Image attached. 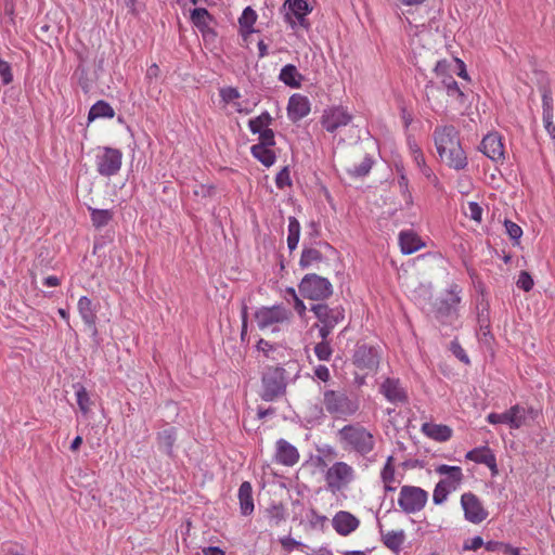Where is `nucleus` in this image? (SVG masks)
Returning <instances> with one entry per match:
<instances>
[{"mask_svg": "<svg viewBox=\"0 0 555 555\" xmlns=\"http://www.w3.org/2000/svg\"><path fill=\"white\" fill-rule=\"evenodd\" d=\"M275 184L276 188L280 190H283L286 186L292 185V179L289 176V169L288 167H283L275 177Z\"/></svg>", "mask_w": 555, "mask_h": 555, "instance_id": "09e8293b", "label": "nucleus"}, {"mask_svg": "<svg viewBox=\"0 0 555 555\" xmlns=\"http://www.w3.org/2000/svg\"><path fill=\"white\" fill-rule=\"evenodd\" d=\"M322 259L323 257L320 250L312 247H305L301 253L299 266L306 269L315 262H320Z\"/></svg>", "mask_w": 555, "mask_h": 555, "instance_id": "ea45409f", "label": "nucleus"}, {"mask_svg": "<svg viewBox=\"0 0 555 555\" xmlns=\"http://www.w3.org/2000/svg\"><path fill=\"white\" fill-rule=\"evenodd\" d=\"M398 240L404 255H411L425 246L422 238L412 230L401 231Z\"/></svg>", "mask_w": 555, "mask_h": 555, "instance_id": "4be33fe9", "label": "nucleus"}, {"mask_svg": "<svg viewBox=\"0 0 555 555\" xmlns=\"http://www.w3.org/2000/svg\"><path fill=\"white\" fill-rule=\"evenodd\" d=\"M542 107H543V119L554 118V100L552 91L548 87L542 88Z\"/></svg>", "mask_w": 555, "mask_h": 555, "instance_id": "37998d69", "label": "nucleus"}, {"mask_svg": "<svg viewBox=\"0 0 555 555\" xmlns=\"http://www.w3.org/2000/svg\"><path fill=\"white\" fill-rule=\"evenodd\" d=\"M469 218L475 221H480L482 217V208L476 202L468 203Z\"/></svg>", "mask_w": 555, "mask_h": 555, "instance_id": "0e129e2a", "label": "nucleus"}, {"mask_svg": "<svg viewBox=\"0 0 555 555\" xmlns=\"http://www.w3.org/2000/svg\"><path fill=\"white\" fill-rule=\"evenodd\" d=\"M211 20V15L205 8H196L191 11L192 23L201 29L207 27Z\"/></svg>", "mask_w": 555, "mask_h": 555, "instance_id": "c03bdc74", "label": "nucleus"}, {"mask_svg": "<svg viewBox=\"0 0 555 555\" xmlns=\"http://www.w3.org/2000/svg\"><path fill=\"white\" fill-rule=\"evenodd\" d=\"M461 288L456 284L450 285L447 294L436 300L434 312L437 319H444L453 315L461 301Z\"/></svg>", "mask_w": 555, "mask_h": 555, "instance_id": "ddd939ff", "label": "nucleus"}, {"mask_svg": "<svg viewBox=\"0 0 555 555\" xmlns=\"http://www.w3.org/2000/svg\"><path fill=\"white\" fill-rule=\"evenodd\" d=\"M286 294H293L294 309L300 317H302L307 309L304 301L297 296L294 288H287Z\"/></svg>", "mask_w": 555, "mask_h": 555, "instance_id": "bf43d9fd", "label": "nucleus"}, {"mask_svg": "<svg viewBox=\"0 0 555 555\" xmlns=\"http://www.w3.org/2000/svg\"><path fill=\"white\" fill-rule=\"evenodd\" d=\"M115 115L114 108L105 101L95 102L88 114V119L90 121L98 118H113Z\"/></svg>", "mask_w": 555, "mask_h": 555, "instance_id": "473e14b6", "label": "nucleus"}, {"mask_svg": "<svg viewBox=\"0 0 555 555\" xmlns=\"http://www.w3.org/2000/svg\"><path fill=\"white\" fill-rule=\"evenodd\" d=\"M428 501V493L420 487L402 486L398 496V505L405 514L421 512Z\"/></svg>", "mask_w": 555, "mask_h": 555, "instance_id": "1a4fd4ad", "label": "nucleus"}, {"mask_svg": "<svg viewBox=\"0 0 555 555\" xmlns=\"http://www.w3.org/2000/svg\"><path fill=\"white\" fill-rule=\"evenodd\" d=\"M325 409L324 406H319L318 404H314L309 408V417L313 421H317L319 423H322L325 420Z\"/></svg>", "mask_w": 555, "mask_h": 555, "instance_id": "052dcab7", "label": "nucleus"}, {"mask_svg": "<svg viewBox=\"0 0 555 555\" xmlns=\"http://www.w3.org/2000/svg\"><path fill=\"white\" fill-rule=\"evenodd\" d=\"M122 153L113 147H100L95 155V166L99 175L112 177L118 173L121 168Z\"/></svg>", "mask_w": 555, "mask_h": 555, "instance_id": "9d476101", "label": "nucleus"}, {"mask_svg": "<svg viewBox=\"0 0 555 555\" xmlns=\"http://www.w3.org/2000/svg\"><path fill=\"white\" fill-rule=\"evenodd\" d=\"M93 227L101 229L109 223L114 217L113 210L109 209H98L93 207L88 208Z\"/></svg>", "mask_w": 555, "mask_h": 555, "instance_id": "72a5a7b5", "label": "nucleus"}, {"mask_svg": "<svg viewBox=\"0 0 555 555\" xmlns=\"http://www.w3.org/2000/svg\"><path fill=\"white\" fill-rule=\"evenodd\" d=\"M465 457L469 461H473L478 464H485L489 467L492 475L498 474V465H496V459L495 454L492 452V450L485 446L475 448L470 451H468L465 455Z\"/></svg>", "mask_w": 555, "mask_h": 555, "instance_id": "412c9836", "label": "nucleus"}, {"mask_svg": "<svg viewBox=\"0 0 555 555\" xmlns=\"http://www.w3.org/2000/svg\"><path fill=\"white\" fill-rule=\"evenodd\" d=\"M409 147H410L411 155H412L413 160L416 164V166L417 167L424 166L425 157H424V154H423L422 150L420 149V146L416 143H412L411 141H409Z\"/></svg>", "mask_w": 555, "mask_h": 555, "instance_id": "5fc2aeb1", "label": "nucleus"}, {"mask_svg": "<svg viewBox=\"0 0 555 555\" xmlns=\"http://www.w3.org/2000/svg\"><path fill=\"white\" fill-rule=\"evenodd\" d=\"M254 317L261 332L274 334L291 324L293 312L283 305L261 306L255 311Z\"/></svg>", "mask_w": 555, "mask_h": 555, "instance_id": "7ed1b4c3", "label": "nucleus"}, {"mask_svg": "<svg viewBox=\"0 0 555 555\" xmlns=\"http://www.w3.org/2000/svg\"><path fill=\"white\" fill-rule=\"evenodd\" d=\"M518 288L529 292L533 287V280L531 275L527 271H521L519 273L518 280L516 282Z\"/></svg>", "mask_w": 555, "mask_h": 555, "instance_id": "8fccbe9b", "label": "nucleus"}, {"mask_svg": "<svg viewBox=\"0 0 555 555\" xmlns=\"http://www.w3.org/2000/svg\"><path fill=\"white\" fill-rule=\"evenodd\" d=\"M314 375L322 382H327L331 377L330 370L322 364L314 367Z\"/></svg>", "mask_w": 555, "mask_h": 555, "instance_id": "69168bd1", "label": "nucleus"}, {"mask_svg": "<svg viewBox=\"0 0 555 555\" xmlns=\"http://www.w3.org/2000/svg\"><path fill=\"white\" fill-rule=\"evenodd\" d=\"M337 438L345 451L361 456L370 454L376 444L375 437L371 430L359 423L348 424L337 431Z\"/></svg>", "mask_w": 555, "mask_h": 555, "instance_id": "f03ea898", "label": "nucleus"}, {"mask_svg": "<svg viewBox=\"0 0 555 555\" xmlns=\"http://www.w3.org/2000/svg\"><path fill=\"white\" fill-rule=\"evenodd\" d=\"M480 151L491 160L502 163L505 158L504 144L499 133H488L480 143Z\"/></svg>", "mask_w": 555, "mask_h": 555, "instance_id": "dca6fc26", "label": "nucleus"}, {"mask_svg": "<svg viewBox=\"0 0 555 555\" xmlns=\"http://www.w3.org/2000/svg\"><path fill=\"white\" fill-rule=\"evenodd\" d=\"M259 135V142L257 143L258 145H263V146H274L275 145V139H274V132L272 129L268 128V129H264L263 131L259 132L258 133Z\"/></svg>", "mask_w": 555, "mask_h": 555, "instance_id": "603ef678", "label": "nucleus"}, {"mask_svg": "<svg viewBox=\"0 0 555 555\" xmlns=\"http://www.w3.org/2000/svg\"><path fill=\"white\" fill-rule=\"evenodd\" d=\"M421 431L428 438L438 441L446 442L452 437V428L443 424L424 423Z\"/></svg>", "mask_w": 555, "mask_h": 555, "instance_id": "b1692460", "label": "nucleus"}, {"mask_svg": "<svg viewBox=\"0 0 555 555\" xmlns=\"http://www.w3.org/2000/svg\"><path fill=\"white\" fill-rule=\"evenodd\" d=\"M485 542L481 537L476 535L472 538L470 540H467L463 544L464 551H476L479 547L483 546Z\"/></svg>", "mask_w": 555, "mask_h": 555, "instance_id": "680f3d73", "label": "nucleus"}, {"mask_svg": "<svg viewBox=\"0 0 555 555\" xmlns=\"http://www.w3.org/2000/svg\"><path fill=\"white\" fill-rule=\"evenodd\" d=\"M299 292L305 298L323 300L333 294V286L326 278L311 273L301 280Z\"/></svg>", "mask_w": 555, "mask_h": 555, "instance_id": "0eeeda50", "label": "nucleus"}, {"mask_svg": "<svg viewBox=\"0 0 555 555\" xmlns=\"http://www.w3.org/2000/svg\"><path fill=\"white\" fill-rule=\"evenodd\" d=\"M332 526L339 535L347 537L359 528L360 520L350 512L339 511L334 515Z\"/></svg>", "mask_w": 555, "mask_h": 555, "instance_id": "a211bd4d", "label": "nucleus"}, {"mask_svg": "<svg viewBox=\"0 0 555 555\" xmlns=\"http://www.w3.org/2000/svg\"><path fill=\"white\" fill-rule=\"evenodd\" d=\"M382 541L387 548L398 553L401 551L402 545L405 542V532L402 529L386 532L382 531Z\"/></svg>", "mask_w": 555, "mask_h": 555, "instance_id": "c85d7f7f", "label": "nucleus"}, {"mask_svg": "<svg viewBox=\"0 0 555 555\" xmlns=\"http://www.w3.org/2000/svg\"><path fill=\"white\" fill-rule=\"evenodd\" d=\"M450 350L452 353L463 363L468 364L469 358L465 350L462 348V346L457 341H452L450 345Z\"/></svg>", "mask_w": 555, "mask_h": 555, "instance_id": "13d9d810", "label": "nucleus"}, {"mask_svg": "<svg viewBox=\"0 0 555 555\" xmlns=\"http://www.w3.org/2000/svg\"><path fill=\"white\" fill-rule=\"evenodd\" d=\"M447 94L452 99L457 107L465 106L468 95L459 87V83H452L447 90Z\"/></svg>", "mask_w": 555, "mask_h": 555, "instance_id": "a18cd8bd", "label": "nucleus"}, {"mask_svg": "<svg viewBox=\"0 0 555 555\" xmlns=\"http://www.w3.org/2000/svg\"><path fill=\"white\" fill-rule=\"evenodd\" d=\"M543 122L546 132L551 135L552 139L555 140V125L553 119H543Z\"/></svg>", "mask_w": 555, "mask_h": 555, "instance_id": "338daca9", "label": "nucleus"}, {"mask_svg": "<svg viewBox=\"0 0 555 555\" xmlns=\"http://www.w3.org/2000/svg\"><path fill=\"white\" fill-rule=\"evenodd\" d=\"M279 80L289 88L297 89L301 87L304 76L298 72L295 65L287 64L280 70Z\"/></svg>", "mask_w": 555, "mask_h": 555, "instance_id": "cd10ccee", "label": "nucleus"}, {"mask_svg": "<svg viewBox=\"0 0 555 555\" xmlns=\"http://www.w3.org/2000/svg\"><path fill=\"white\" fill-rule=\"evenodd\" d=\"M518 404L513 405L504 413H490L487 416V421L492 424H507L511 428L518 429L519 428V420L513 417L518 413Z\"/></svg>", "mask_w": 555, "mask_h": 555, "instance_id": "bb28decb", "label": "nucleus"}, {"mask_svg": "<svg viewBox=\"0 0 555 555\" xmlns=\"http://www.w3.org/2000/svg\"><path fill=\"white\" fill-rule=\"evenodd\" d=\"M398 184H399L401 194H402L403 198L405 199V203L408 205H411L412 204V194L409 190V180L404 173L400 175V177L398 179Z\"/></svg>", "mask_w": 555, "mask_h": 555, "instance_id": "3c124183", "label": "nucleus"}, {"mask_svg": "<svg viewBox=\"0 0 555 555\" xmlns=\"http://www.w3.org/2000/svg\"><path fill=\"white\" fill-rule=\"evenodd\" d=\"M454 491L452 488L446 486L444 482H438L433 493V501L435 504L440 505L447 501L448 494Z\"/></svg>", "mask_w": 555, "mask_h": 555, "instance_id": "49530a36", "label": "nucleus"}, {"mask_svg": "<svg viewBox=\"0 0 555 555\" xmlns=\"http://www.w3.org/2000/svg\"><path fill=\"white\" fill-rule=\"evenodd\" d=\"M436 473L446 476L440 482H444L446 486L456 490L463 479L462 468L460 466H449L446 464L439 465L436 468Z\"/></svg>", "mask_w": 555, "mask_h": 555, "instance_id": "393cba45", "label": "nucleus"}, {"mask_svg": "<svg viewBox=\"0 0 555 555\" xmlns=\"http://www.w3.org/2000/svg\"><path fill=\"white\" fill-rule=\"evenodd\" d=\"M272 117L268 112L261 113L259 116L249 119L248 128L251 133L258 134L259 132L268 129L272 122Z\"/></svg>", "mask_w": 555, "mask_h": 555, "instance_id": "4c0bfd02", "label": "nucleus"}, {"mask_svg": "<svg viewBox=\"0 0 555 555\" xmlns=\"http://www.w3.org/2000/svg\"><path fill=\"white\" fill-rule=\"evenodd\" d=\"M77 310L83 323L95 332L96 308L87 296H81L77 302Z\"/></svg>", "mask_w": 555, "mask_h": 555, "instance_id": "5701e85b", "label": "nucleus"}, {"mask_svg": "<svg viewBox=\"0 0 555 555\" xmlns=\"http://www.w3.org/2000/svg\"><path fill=\"white\" fill-rule=\"evenodd\" d=\"M300 223L295 217H288V227H287V247L291 251L295 250L298 246L300 238Z\"/></svg>", "mask_w": 555, "mask_h": 555, "instance_id": "f704fd0d", "label": "nucleus"}, {"mask_svg": "<svg viewBox=\"0 0 555 555\" xmlns=\"http://www.w3.org/2000/svg\"><path fill=\"white\" fill-rule=\"evenodd\" d=\"M238 501L241 514L248 516L254 512L253 487L249 481H244L238 488Z\"/></svg>", "mask_w": 555, "mask_h": 555, "instance_id": "a878e982", "label": "nucleus"}, {"mask_svg": "<svg viewBox=\"0 0 555 555\" xmlns=\"http://www.w3.org/2000/svg\"><path fill=\"white\" fill-rule=\"evenodd\" d=\"M315 344L313 351L319 361H330L333 356V348L328 338H320Z\"/></svg>", "mask_w": 555, "mask_h": 555, "instance_id": "79ce46f5", "label": "nucleus"}, {"mask_svg": "<svg viewBox=\"0 0 555 555\" xmlns=\"http://www.w3.org/2000/svg\"><path fill=\"white\" fill-rule=\"evenodd\" d=\"M284 20L294 29L297 25L307 28L306 16L311 12L307 0H286L283 5Z\"/></svg>", "mask_w": 555, "mask_h": 555, "instance_id": "f8f14e48", "label": "nucleus"}, {"mask_svg": "<svg viewBox=\"0 0 555 555\" xmlns=\"http://www.w3.org/2000/svg\"><path fill=\"white\" fill-rule=\"evenodd\" d=\"M275 462L284 466H294L299 461V452L295 446L285 439H279L275 443Z\"/></svg>", "mask_w": 555, "mask_h": 555, "instance_id": "6ab92c4d", "label": "nucleus"}, {"mask_svg": "<svg viewBox=\"0 0 555 555\" xmlns=\"http://www.w3.org/2000/svg\"><path fill=\"white\" fill-rule=\"evenodd\" d=\"M219 94L224 103H230L241 96L238 90L233 87L221 88Z\"/></svg>", "mask_w": 555, "mask_h": 555, "instance_id": "864d4df0", "label": "nucleus"}, {"mask_svg": "<svg viewBox=\"0 0 555 555\" xmlns=\"http://www.w3.org/2000/svg\"><path fill=\"white\" fill-rule=\"evenodd\" d=\"M433 138L440 158L455 169L462 170L467 166V157L460 143L459 131L452 125L437 126Z\"/></svg>", "mask_w": 555, "mask_h": 555, "instance_id": "f257e3e1", "label": "nucleus"}, {"mask_svg": "<svg viewBox=\"0 0 555 555\" xmlns=\"http://www.w3.org/2000/svg\"><path fill=\"white\" fill-rule=\"evenodd\" d=\"M256 20H257V14H256L255 10H253L250 7L245 8L240 20H238L242 30L245 34L254 33L253 26L256 23Z\"/></svg>", "mask_w": 555, "mask_h": 555, "instance_id": "a19ab883", "label": "nucleus"}, {"mask_svg": "<svg viewBox=\"0 0 555 555\" xmlns=\"http://www.w3.org/2000/svg\"><path fill=\"white\" fill-rule=\"evenodd\" d=\"M177 439V433L173 427L163 429L157 435L158 449L171 456L173 453V444Z\"/></svg>", "mask_w": 555, "mask_h": 555, "instance_id": "c756f323", "label": "nucleus"}, {"mask_svg": "<svg viewBox=\"0 0 555 555\" xmlns=\"http://www.w3.org/2000/svg\"><path fill=\"white\" fill-rule=\"evenodd\" d=\"M73 387L75 389L76 400L79 410L81 411L82 414L87 415L90 411L91 405L89 393L85 386H82L80 383L74 384Z\"/></svg>", "mask_w": 555, "mask_h": 555, "instance_id": "58836bf2", "label": "nucleus"}, {"mask_svg": "<svg viewBox=\"0 0 555 555\" xmlns=\"http://www.w3.org/2000/svg\"><path fill=\"white\" fill-rule=\"evenodd\" d=\"M268 516L270 522L278 526L280 522L285 520L286 514L282 505H272L270 508H268Z\"/></svg>", "mask_w": 555, "mask_h": 555, "instance_id": "de8ad7c7", "label": "nucleus"}, {"mask_svg": "<svg viewBox=\"0 0 555 555\" xmlns=\"http://www.w3.org/2000/svg\"><path fill=\"white\" fill-rule=\"evenodd\" d=\"M461 504L464 509L465 519L473 524H480L488 516L479 499L470 492L462 494Z\"/></svg>", "mask_w": 555, "mask_h": 555, "instance_id": "4468645a", "label": "nucleus"}, {"mask_svg": "<svg viewBox=\"0 0 555 555\" xmlns=\"http://www.w3.org/2000/svg\"><path fill=\"white\" fill-rule=\"evenodd\" d=\"M353 363L360 370H375L379 363L377 349L367 345L358 346L353 354Z\"/></svg>", "mask_w": 555, "mask_h": 555, "instance_id": "f3484780", "label": "nucleus"}, {"mask_svg": "<svg viewBox=\"0 0 555 555\" xmlns=\"http://www.w3.org/2000/svg\"><path fill=\"white\" fill-rule=\"evenodd\" d=\"M204 555H224V552L217 546H208L203 550Z\"/></svg>", "mask_w": 555, "mask_h": 555, "instance_id": "774afa93", "label": "nucleus"}, {"mask_svg": "<svg viewBox=\"0 0 555 555\" xmlns=\"http://www.w3.org/2000/svg\"><path fill=\"white\" fill-rule=\"evenodd\" d=\"M395 459L392 455H389L386 460L384 467L380 470V479L384 483V489L387 492H392L396 490L395 483L397 482L395 477Z\"/></svg>", "mask_w": 555, "mask_h": 555, "instance_id": "7c9ffc66", "label": "nucleus"}, {"mask_svg": "<svg viewBox=\"0 0 555 555\" xmlns=\"http://www.w3.org/2000/svg\"><path fill=\"white\" fill-rule=\"evenodd\" d=\"M310 113V102L307 96L301 94H293L287 104L288 118L296 122L305 118Z\"/></svg>", "mask_w": 555, "mask_h": 555, "instance_id": "aec40b11", "label": "nucleus"}, {"mask_svg": "<svg viewBox=\"0 0 555 555\" xmlns=\"http://www.w3.org/2000/svg\"><path fill=\"white\" fill-rule=\"evenodd\" d=\"M518 413H516L514 417L519 420V428L528 425L530 421L534 422L541 415V410L533 406H522L518 404Z\"/></svg>", "mask_w": 555, "mask_h": 555, "instance_id": "c9c22d12", "label": "nucleus"}, {"mask_svg": "<svg viewBox=\"0 0 555 555\" xmlns=\"http://www.w3.org/2000/svg\"><path fill=\"white\" fill-rule=\"evenodd\" d=\"M286 371L280 366L268 367L261 378V399L264 401H274L278 397L285 393L286 390Z\"/></svg>", "mask_w": 555, "mask_h": 555, "instance_id": "423d86ee", "label": "nucleus"}, {"mask_svg": "<svg viewBox=\"0 0 555 555\" xmlns=\"http://www.w3.org/2000/svg\"><path fill=\"white\" fill-rule=\"evenodd\" d=\"M373 166V159L371 156L365 155L359 165H353L346 169L347 173L351 178H363L369 175Z\"/></svg>", "mask_w": 555, "mask_h": 555, "instance_id": "e433bc0d", "label": "nucleus"}, {"mask_svg": "<svg viewBox=\"0 0 555 555\" xmlns=\"http://www.w3.org/2000/svg\"><path fill=\"white\" fill-rule=\"evenodd\" d=\"M351 120L352 115L347 107L341 105H335L324 109L321 116V125L330 133H334L339 128L346 127Z\"/></svg>", "mask_w": 555, "mask_h": 555, "instance_id": "9b49d317", "label": "nucleus"}, {"mask_svg": "<svg viewBox=\"0 0 555 555\" xmlns=\"http://www.w3.org/2000/svg\"><path fill=\"white\" fill-rule=\"evenodd\" d=\"M310 311L318 320L312 327L318 328L319 338H328L334 328L345 319V310L341 306L330 307L327 304H315L311 306Z\"/></svg>", "mask_w": 555, "mask_h": 555, "instance_id": "39448f33", "label": "nucleus"}, {"mask_svg": "<svg viewBox=\"0 0 555 555\" xmlns=\"http://www.w3.org/2000/svg\"><path fill=\"white\" fill-rule=\"evenodd\" d=\"M321 403L325 411L336 418L352 416L359 410L358 400L356 398H351L346 391L341 390H324Z\"/></svg>", "mask_w": 555, "mask_h": 555, "instance_id": "20e7f679", "label": "nucleus"}, {"mask_svg": "<svg viewBox=\"0 0 555 555\" xmlns=\"http://www.w3.org/2000/svg\"><path fill=\"white\" fill-rule=\"evenodd\" d=\"M280 543L283 546V548L288 552L304 545L301 542L296 541L295 539H293L289 535L281 538Z\"/></svg>", "mask_w": 555, "mask_h": 555, "instance_id": "e2e57ef3", "label": "nucleus"}, {"mask_svg": "<svg viewBox=\"0 0 555 555\" xmlns=\"http://www.w3.org/2000/svg\"><path fill=\"white\" fill-rule=\"evenodd\" d=\"M327 489L333 492H339L348 487L354 479V469L346 462H335L324 476Z\"/></svg>", "mask_w": 555, "mask_h": 555, "instance_id": "6e6552de", "label": "nucleus"}, {"mask_svg": "<svg viewBox=\"0 0 555 555\" xmlns=\"http://www.w3.org/2000/svg\"><path fill=\"white\" fill-rule=\"evenodd\" d=\"M505 229L509 237L514 241H518L522 235L521 228L513 221H505Z\"/></svg>", "mask_w": 555, "mask_h": 555, "instance_id": "4d7b16f0", "label": "nucleus"}, {"mask_svg": "<svg viewBox=\"0 0 555 555\" xmlns=\"http://www.w3.org/2000/svg\"><path fill=\"white\" fill-rule=\"evenodd\" d=\"M0 76L3 85H9L13 80L12 69L10 64L0 57Z\"/></svg>", "mask_w": 555, "mask_h": 555, "instance_id": "6e6d98bb", "label": "nucleus"}, {"mask_svg": "<svg viewBox=\"0 0 555 555\" xmlns=\"http://www.w3.org/2000/svg\"><path fill=\"white\" fill-rule=\"evenodd\" d=\"M270 147L271 146L254 144L250 147V153L263 166L271 167L275 163L276 156Z\"/></svg>", "mask_w": 555, "mask_h": 555, "instance_id": "2f4dec72", "label": "nucleus"}, {"mask_svg": "<svg viewBox=\"0 0 555 555\" xmlns=\"http://www.w3.org/2000/svg\"><path fill=\"white\" fill-rule=\"evenodd\" d=\"M379 392L392 404L408 402V392L399 378L387 377L379 386Z\"/></svg>", "mask_w": 555, "mask_h": 555, "instance_id": "2eb2a0df", "label": "nucleus"}]
</instances>
